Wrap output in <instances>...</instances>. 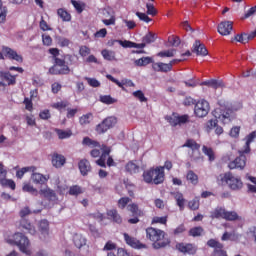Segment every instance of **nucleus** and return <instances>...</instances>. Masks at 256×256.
<instances>
[{"label":"nucleus","mask_w":256,"mask_h":256,"mask_svg":"<svg viewBox=\"0 0 256 256\" xmlns=\"http://www.w3.org/2000/svg\"><path fill=\"white\" fill-rule=\"evenodd\" d=\"M103 151L104 152L102 153L100 159H98L96 161V163L99 165V167H106L105 159H107V156L109 155V153H111V150L107 146L103 147Z\"/></svg>","instance_id":"473e14b6"},{"label":"nucleus","mask_w":256,"mask_h":256,"mask_svg":"<svg viewBox=\"0 0 256 256\" xmlns=\"http://www.w3.org/2000/svg\"><path fill=\"white\" fill-rule=\"evenodd\" d=\"M117 249V244L113 243V241H108L104 248L103 251H115Z\"/></svg>","instance_id":"69168bd1"},{"label":"nucleus","mask_w":256,"mask_h":256,"mask_svg":"<svg viewBox=\"0 0 256 256\" xmlns=\"http://www.w3.org/2000/svg\"><path fill=\"white\" fill-rule=\"evenodd\" d=\"M91 121H93V114L91 113H88V114H85L83 115L82 117H80V125H89V123H91Z\"/></svg>","instance_id":"a18cd8bd"},{"label":"nucleus","mask_w":256,"mask_h":256,"mask_svg":"<svg viewBox=\"0 0 256 256\" xmlns=\"http://www.w3.org/2000/svg\"><path fill=\"white\" fill-rule=\"evenodd\" d=\"M38 229L40 231V239L42 241H47V237H49V221L41 220Z\"/></svg>","instance_id":"a211bd4d"},{"label":"nucleus","mask_w":256,"mask_h":256,"mask_svg":"<svg viewBox=\"0 0 256 256\" xmlns=\"http://www.w3.org/2000/svg\"><path fill=\"white\" fill-rule=\"evenodd\" d=\"M124 239L127 245H130V247H133L134 249H145L147 247L145 244H142L139 240L129 236L127 233H124Z\"/></svg>","instance_id":"f3484780"},{"label":"nucleus","mask_w":256,"mask_h":256,"mask_svg":"<svg viewBox=\"0 0 256 256\" xmlns=\"http://www.w3.org/2000/svg\"><path fill=\"white\" fill-rule=\"evenodd\" d=\"M20 227H22V229H25L26 231H28V233H30V235L37 234V230L35 229V226H33L31 224V222H29V220H27V218L20 219Z\"/></svg>","instance_id":"412c9836"},{"label":"nucleus","mask_w":256,"mask_h":256,"mask_svg":"<svg viewBox=\"0 0 256 256\" xmlns=\"http://www.w3.org/2000/svg\"><path fill=\"white\" fill-rule=\"evenodd\" d=\"M85 80L87 81L88 85H90V87H101V82L95 78L86 77Z\"/></svg>","instance_id":"680f3d73"},{"label":"nucleus","mask_w":256,"mask_h":256,"mask_svg":"<svg viewBox=\"0 0 256 256\" xmlns=\"http://www.w3.org/2000/svg\"><path fill=\"white\" fill-rule=\"evenodd\" d=\"M25 119H26L27 125H29L30 127H35V125L37 124L35 122V116H33L31 114H26Z\"/></svg>","instance_id":"0e129e2a"},{"label":"nucleus","mask_w":256,"mask_h":256,"mask_svg":"<svg viewBox=\"0 0 256 256\" xmlns=\"http://www.w3.org/2000/svg\"><path fill=\"white\" fill-rule=\"evenodd\" d=\"M255 137H256L255 132H252L247 136V141L245 144L246 148L241 153H249V151H251V148L249 147V145H251V143H252L253 139H255Z\"/></svg>","instance_id":"ea45409f"},{"label":"nucleus","mask_w":256,"mask_h":256,"mask_svg":"<svg viewBox=\"0 0 256 256\" xmlns=\"http://www.w3.org/2000/svg\"><path fill=\"white\" fill-rule=\"evenodd\" d=\"M163 167L150 169L143 173L145 183H154V185H161L165 181V171Z\"/></svg>","instance_id":"20e7f679"},{"label":"nucleus","mask_w":256,"mask_h":256,"mask_svg":"<svg viewBox=\"0 0 256 256\" xmlns=\"http://www.w3.org/2000/svg\"><path fill=\"white\" fill-rule=\"evenodd\" d=\"M187 181H190L192 185H197L199 183V176L193 172V170L188 171L186 175Z\"/></svg>","instance_id":"e433bc0d"},{"label":"nucleus","mask_w":256,"mask_h":256,"mask_svg":"<svg viewBox=\"0 0 256 256\" xmlns=\"http://www.w3.org/2000/svg\"><path fill=\"white\" fill-rule=\"evenodd\" d=\"M129 203H131V199L129 197H122L118 201V207L119 209H125Z\"/></svg>","instance_id":"6e6d98bb"},{"label":"nucleus","mask_w":256,"mask_h":256,"mask_svg":"<svg viewBox=\"0 0 256 256\" xmlns=\"http://www.w3.org/2000/svg\"><path fill=\"white\" fill-rule=\"evenodd\" d=\"M36 170L37 168H35L34 166L24 167L16 172V177L18 179H23V175H25V173H29V171L34 172Z\"/></svg>","instance_id":"4c0bfd02"},{"label":"nucleus","mask_w":256,"mask_h":256,"mask_svg":"<svg viewBox=\"0 0 256 256\" xmlns=\"http://www.w3.org/2000/svg\"><path fill=\"white\" fill-rule=\"evenodd\" d=\"M2 53H4L5 57L11 59L12 61H16L17 63H23V56L10 47L3 46Z\"/></svg>","instance_id":"f8f14e48"},{"label":"nucleus","mask_w":256,"mask_h":256,"mask_svg":"<svg viewBox=\"0 0 256 256\" xmlns=\"http://www.w3.org/2000/svg\"><path fill=\"white\" fill-rule=\"evenodd\" d=\"M150 63L153 64L154 61H153V58L149 56L142 57L134 61V64L136 65V67H147V65H150Z\"/></svg>","instance_id":"a878e982"},{"label":"nucleus","mask_w":256,"mask_h":256,"mask_svg":"<svg viewBox=\"0 0 256 256\" xmlns=\"http://www.w3.org/2000/svg\"><path fill=\"white\" fill-rule=\"evenodd\" d=\"M69 66L65 64V60L55 57V65L49 69L50 75H69Z\"/></svg>","instance_id":"423d86ee"},{"label":"nucleus","mask_w":256,"mask_h":256,"mask_svg":"<svg viewBox=\"0 0 256 256\" xmlns=\"http://www.w3.org/2000/svg\"><path fill=\"white\" fill-rule=\"evenodd\" d=\"M226 210L223 207H216L211 213V219H225Z\"/></svg>","instance_id":"393cba45"},{"label":"nucleus","mask_w":256,"mask_h":256,"mask_svg":"<svg viewBox=\"0 0 256 256\" xmlns=\"http://www.w3.org/2000/svg\"><path fill=\"white\" fill-rule=\"evenodd\" d=\"M219 108H216L213 111V116L215 119H218V121H221L224 125H227L230 121H233L235 119V113L236 111H240V109H243V104L241 102H234L232 104H225L223 101H219Z\"/></svg>","instance_id":"f257e3e1"},{"label":"nucleus","mask_w":256,"mask_h":256,"mask_svg":"<svg viewBox=\"0 0 256 256\" xmlns=\"http://www.w3.org/2000/svg\"><path fill=\"white\" fill-rule=\"evenodd\" d=\"M146 8H147V15H151L152 17H155V15H157V9H155V5L151 3H147Z\"/></svg>","instance_id":"bf43d9fd"},{"label":"nucleus","mask_w":256,"mask_h":256,"mask_svg":"<svg viewBox=\"0 0 256 256\" xmlns=\"http://www.w3.org/2000/svg\"><path fill=\"white\" fill-rule=\"evenodd\" d=\"M202 152L204 153V155H206V157H208L210 163H213V161H215V152L213 151V148L203 146Z\"/></svg>","instance_id":"c9c22d12"},{"label":"nucleus","mask_w":256,"mask_h":256,"mask_svg":"<svg viewBox=\"0 0 256 256\" xmlns=\"http://www.w3.org/2000/svg\"><path fill=\"white\" fill-rule=\"evenodd\" d=\"M56 133L59 139H69V137L73 135V132H71V130L65 131V130L56 129Z\"/></svg>","instance_id":"49530a36"},{"label":"nucleus","mask_w":256,"mask_h":256,"mask_svg":"<svg viewBox=\"0 0 256 256\" xmlns=\"http://www.w3.org/2000/svg\"><path fill=\"white\" fill-rule=\"evenodd\" d=\"M57 14L58 17L62 19V21H71V14H69V12H67L65 9H58Z\"/></svg>","instance_id":"a19ab883"},{"label":"nucleus","mask_w":256,"mask_h":256,"mask_svg":"<svg viewBox=\"0 0 256 256\" xmlns=\"http://www.w3.org/2000/svg\"><path fill=\"white\" fill-rule=\"evenodd\" d=\"M39 193L42 197L48 199V201H57V194L49 187L40 189Z\"/></svg>","instance_id":"aec40b11"},{"label":"nucleus","mask_w":256,"mask_h":256,"mask_svg":"<svg viewBox=\"0 0 256 256\" xmlns=\"http://www.w3.org/2000/svg\"><path fill=\"white\" fill-rule=\"evenodd\" d=\"M101 55L105 61H117L115 51L104 49L101 51Z\"/></svg>","instance_id":"c85d7f7f"},{"label":"nucleus","mask_w":256,"mask_h":256,"mask_svg":"<svg viewBox=\"0 0 256 256\" xmlns=\"http://www.w3.org/2000/svg\"><path fill=\"white\" fill-rule=\"evenodd\" d=\"M66 159L65 156L61 155V154H54L52 156V165L53 167H56V169H60V167H63V165H65L66 163Z\"/></svg>","instance_id":"b1692460"},{"label":"nucleus","mask_w":256,"mask_h":256,"mask_svg":"<svg viewBox=\"0 0 256 256\" xmlns=\"http://www.w3.org/2000/svg\"><path fill=\"white\" fill-rule=\"evenodd\" d=\"M177 51L175 49L161 51L157 54L158 57H175Z\"/></svg>","instance_id":"864d4df0"},{"label":"nucleus","mask_w":256,"mask_h":256,"mask_svg":"<svg viewBox=\"0 0 256 256\" xmlns=\"http://www.w3.org/2000/svg\"><path fill=\"white\" fill-rule=\"evenodd\" d=\"M79 55L82 57H87V55H91V48L87 46H80Z\"/></svg>","instance_id":"052dcab7"},{"label":"nucleus","mask_w":256,"mask_h":256,"mask_svg":"<svg viewBox=\"0 0 256 256\" xmlns=\"http://www.w3.org/2000/svg\"><path fill=\"white\" fill-rule=\"evenodd\" d=\"M176 249L184 255H195L197 253V245L191 243H178Z\"/></svg>","instance_id":"9b49d317"},{"label":"nucleus","mask_w":256,"mask_h":256,"mask_svg":"<svg viewBox=\"0 0 256 256\" xmlns=\"http://www.w3.org/2000/svg\"><path fill=\"white\" fill-rule=\"evenodd\" d=\"M78 168L81 175H83L84 177L91 173V163L87 159L80 160L78 163Z\"/></svg>","instance_id":"6ab92c4d"},{"label":"nucleus","mask_w":256,"mask_h":256,"mask_svg":"<svg viewBox=\"0 0 256 256\" xmlns=\"http://www.w3.org/2000/svg\"><path fill=\"white\" fill-rule=\"evenodd\" d=\"M177 61H181V60L174 59V60L170 61L169 63L154 62L152 64V69H153V71H156L158 73H169V71H171V69H173V64L177 63Z\"/></svg>","instance_id":"1a4fd4ad"},{"label":"nucleus","mask_w":256,"mask_h":256,"mask_svg":"<svg viewBox=\"0 0 256 256\" xmlns=\"http://www.w3.org/2000/svg\"><path fill=\"white\" fill-rule=\"evenodd\" d=\"M6 243H8V245H16L19 251H21V253H24V255L31 256L33 253V251L31 250V242L29 241V238L21 232H17L12 236L6 238Z\"/></svg>","instance_id":"f03ea898"},{"label":"nucleus","mask_w":256,"mask_h":256,"mask_svg":"<svg viewBox=\"0 0 256 256\" xmlns=\"http://www.w3.org/2000/svg\"><path fill=\"white\" fill-rule=\"evenodd\" d=\"M245 165H247V158L245 155L241 154L234 161H231L228 164V169H245Z\"/></svg>","instance_id":"4468645a"},{"label":"nucleus","mask_w":256,"mask_h":256,"mask_svg":"<svg viewBox=\"0 0 256 256\" xmlns=\"http://www.w3.org/2000/svg\"><path fill=\"white\" fill-rule=\"evenodd\" d=\"M83 145H87L88 147H99V142L91 140L89 137H85L83 139Z\"/></svg>","instance_id":"4d7b16f0"},{"label":"nucleus","mask_w":256,"mask_h":256,"mask_svg":"<svg viewBox=\"0 0 256 256\" xmlns=\"http://www.w3.org/2000/svg\"><path fill=\"white\" fill-rule=\"evenodd\" d=\"M31 180L33 183H35V185H43L46 181H49V178L41 173H37L34 171L32 172Z\"/></svg>","instance_id":"4be33fe9"},{"label":"nucleus","mask_w":256,"mask_h":256,"mask_svg":"<svg viewBox=\"0 0 256 256\" xmlns=\"http://www.w3.org/2000/svg\"><path fill=\"white\" fill-rule=\"evenodd\" d=\"M73 241H74L75 247H77L78 249H81V247L87 245V239L83 237V235L81 234H75Z\"/></svg>","instance_id":"bb28decb"},{"label":"nucleus","mask_w":256,"mask_h":256,"mask_svg":"<svg viewBox=\"0 0 256 256\" xmlns=\"http://www.w3.org/2000/svg\"><path fill=\"white\" fill-rule=\"evenodd\" d=\"M209 109V102L207 100H200L195 105L194 113L197 117H207Z\"/></svg>","instance_id":"9d476101"},{"label":"nucleus","mask_w":256,"mask_h":256,"mask_svg":"<svg viewBox=\"0 0 256 256\" xmlns=\"http://www.w3.org/2000/svg\"><path fill=\"white\" fill-rule=\"evenodd\" d=\"M220 183L221 185H228L233 191H237L243 187L241 178L235 177L231 172L220 175Z\"/></svg>","instance_id":"39448f33"},{"label":"nucleus","mask_w":256,"mask_h":256,"mask_svg":"<svg viewBox=\"0 0 256 256\" xmlns=\"http://www.w3.org/2000/svg\"><path fill=\"white\" fill-rule=\"evenodd\" d=\"M132 95L135 97V99H138L140 103H146L147 101V97H145V94L141 90L133 92Z\"/></svg>","instance_id":"603ef678"},{"label":"nucleus","mask_w":256,"mask_h":256,"mask_svg":"<svg viewBox=\"0 0 256 256\" xmlns=\"http://www.w3.org/2000/svg\"><path fill=\"white\" fill-rule=\"evenodd\" d=\"M224 219L226 221H241V217L235 211H227L224 214Z\"/></svg>","instance_id":"72a5a7b5"},{"label":"nucleus","mask_w":256,"mask_h":256,"mask_svg":"<svg viewBox=\"0 0 256 256\" xmlns=\"http://www.w3.org/2000/svg\"><path fill=\"white\" fill-rule=\"evenodd\" d=\"M22 190L25 193H31V195H38L39 191H37V189L35 187H33V185L29 184V183H25L22 187Z\"/></svg>","instance_id":"37998d69"},{"label":"nucleus","mask_w":256,"mask_h":256,"mask_svg":"<svg viewBox=\"0 0 256 256\" xmlns=\"http://www.w3.org/2000/svg\"><path fill=\"white\" fill-rule=\"evenodd\" d=\"M107 215H108V217H110V219H113V221L115 222V223H122V219H121V216L119 215V213L117 212V210H109L108 212H107Z\"/></svg>","instance_id":"58836bf2"},{"label":"nucleus","mask_w":256,"mask_h":256,"mask_svg":"<svg viewBox=\"0 0 256 256\" xmlns=\"http://www.w3.org/2000/svg\"><path fill=\"white\" fill-rule=\"evenodd\" d=\"M189 209H192V211H197L199 209V200L194 199L188 203Z\"/></svg>","instance_id":"774afa93"},{"label":"nucleus","mask_w":256,"mask_h":256,"mask_svg":"<svg viewBox=\"0 0 256 256\" xmlns=\"http://www.w3.org/2000/svg\"><path fill=\"white\" fill-rule=\"evenodd\" d=\"M214 256H227V252L225 250H223V244L214 249Z\"/></svg>","instance_id":"338daca9"},{"label":"nucleus","mask_w":256,"mask_h":256,"mask_svg":"<svg viewBox=\"0 0 256 256\" xmlns=\"http://www.w3.org/2000/svg\"><path fill=\"white\" fill-rule=\"evenodd\" d=\"M182 147H188V149H191L192 152H190L189 155L192 161H199L201 159V152L199 151V149H201V145L197 144L195 140H186Z\"/></svg>","instance_id":"0eeeda50"},{"label":"nucleus","mask_w":256,"mask_h":256,"mask_svg":"<svg viewBox=\"0 0 256 256\" xmlns=\"http://www.w3.org/2000/svg\"><path fill=\"white\" fill-rule=\"evenodd\" d=\"M106 77L109 79V81H112V83H115L118 87H120L121 89H123V91H125V87H123V85H128L129 87H135V83H133V81L131 80H125L120 82L119 80L115 79V77L111 76V74L106 75Z\"/></svg>","instance_id":"5701e85b"},{"label":"nucleus","mask_w":256,"mask_h":256,"mask_svg":"<svg viewBox=\"0 0 256 256\" xmlns=\"http://www.w3.org/2000/svg\"><path fill=\"white\" fill-rule=\"evenodd\" d=\"M81 193H83V188H81L80 186L74 185L69 189V195L77 196L81 195Z\"/></svg>","instance_id":"5fc2aeb1"},{"label":"nucleus","mask_w":256,"mask_h":256,"mask_svg":"<svg viewBox=\"0 0 256 256\" xmlns=\"http://www.w3.org/2000/svg\"><path fill=\"white\" fill-rule=\"evenodd\" d=\"M125 169L127 173H130V175H135V173H139V165L135 163L134 161H130L126 164Z\"/></svg>","instance_id":"2f4dec72"},{"label":"nucleus","mask_w":256,"mask_h":256,"mask_svg":"<svg viewBox=\"0 0 256 256\" xmlns=\"http://www.w3.org/2000/svg\"><path fill=\"white\" fill-rule=\"evenodd\" d=\"M166 121L172 125V127H177V125H183L189 121V116L183 115V116H177L173 114L172 116H166Z\"/></svg>","instance_id":"ddd939ff"},{"label":"nucleus","mask_w":256,"mask_h":256,"mask_svg":"<svg viewBox=\"0 0 256 256\" xmlns=\"http://www.w3.org/2000/svg\"><path fill=\"white\" fill-rule=\"evenodd\" d=\"M171 195H173L180 210L183 211L185 209V198H183V194L181 192H172Z\"/></svg>","instance_id":"cd10ccee"},{"label":"nucleus","mask_w":256,"mask_h":256,"mask_svg":"<svg viewBox=\"0 0 256 256\" xmlns=\"http://www.w3.org/2000/svg\"><path fill=\"white\" fill-rule=\"evenodd\" d=\"M189 235H191V237H201V235H203V227L198 226L191 228L189 231Z\"/></svg>","instance_id":"09e8293b"},{"label":"nucleus","mask_w":256,"mask_h":256,"mask_svg":"<svg viewBox=\"0 0 256 256\" xmlns=\"http://www.w3.org/2000/svg\"><path fill=\"white\" fill-rule=\"evenodd\" d=\"M117 125V117L115 116H110L102 121V123L98 124L96 126V131L100 135L103 133H107L109 129H113Z\"/></svg>","instance_id":"6e6552de"},{"label":"nucleus","mask_w":256,"mask_h":256,"mask_svg":"<svg viewBox=\"0 0 256 256\" xmlns=\"http://www.w3.org/2000/svg\"><path fill=\"white\" fill-rule=\"evenodd\" d=\"M128 211L134 215V217L143 216V210L139 209V205L132 203L127 206Z\"/></svg>","instance_id":"7c9ffc66"},{"label":"nucleus","mask_w":256,"mask_h":256,"mask_svg":"<svg viewBox=\"0 0 256 256\" xmlns=\"http://www.w3.org/2000/svg\"><path fill=\"white\" fill-rule=\"evenodd\" d=\"M231 31H233L232 21H223L218 25V33L223 36L231 35Z\"/></svg>","instance_id":"2eb2a0df"},{"label":"nucleus","mask_w":256,"mask_h":256,"mask_svg":"<svg viewBox=\"0 0 256 256\" xmlns=\"http://www.w3.org/2000/svg\"><path fill=\"white\" fill-rule=\"evenodd\" d=\"M142 41L145 43V45H151V43H155L157 41V34L153 32H148L143 38Z\"/></svg>","instance_id":"f704fd0d"},{"label":"nucleus","mask_w":256,"mask_h":256,"mask_svg":"<svg viewBox=\"0 0 256 256\" xmlns=\"http://www.w3.org/2000/svg\"><path fill=\"white\" fill-rule=\"evenodd\" d=\"M192 53H196V55H198L200 57H205V56L209 55L207 48L199 40H196L195 43L193 44Z\"/></svg>","instance_id":"dca6fc26"},{"label":"nucleus","mask_w":256,"mask_h":256,"mask_svg":"<svg viewBox=\"0 0 256 256\" xmlns=\"http://www.w3.org/2000/svg\"><path fill=\"white\" fill-rule=\"evenodd\" d=\"M5 21H7V7L0 0V24L5 23Z\"/></svg>","instance_id":"79ce46f5"},{"label":"nucleus","mask_w":256,"mask_h":256,"mask_svg":"<svg viewBox=\"0 0 256 256\" xmlns=\"http://www.w3.org/2000/svg\"><path fill=\"white\" fill-rule=\"evenodd\" d=\"M31 213L33 212L31 211V209H29V207H24L20 210L19 215L21 219H27L26 217L31 215Z\"/></svg>","instance_id":"e2e57ef3"},{"label":"nucleus","mask_w":256,"mask_h":256,"mask_svg":"<svg viewBox=\"0 0 256 256\" xmlns=\"http://www.w3.org/2000/svg\"><path fill=\"white\" fill-rule=\"evenodd\" d=\"M201 85H206L207 87H212V89H219L221 87V82L217 80L204 81Z\"/></svg>","instance_id":"3c124183"},{"label":"nucleus","mask_w":256,"mask_h":256,"mask_svg":"<svg viewBox=\"0 0 256 256\" xmlns=\"http://www.w3.org/2000/svg\"><path fill=\"white\" fill-rule=\"evenodd\" d=\"M3 80L7 82L8 85H15L16 78L15 76L11 75V73L6 72L2 75Z\"/></svg>","instance_id":"de8ad7c7"},{"label":"nucleus","mask_w":256,"mask_h":256,"mask_svg":"<svg viewBox=\"0 0 256 256\" xmlns=\"http://www.w3.org/2000/svg\"><path fill=\"white\" fill-rule=\"evenodd\" d=\"M100 101L105 105H113V103H117V99L111 97V95L100 96Z\"/></svg>","instance_id":"c03bdc74"},{"label":"nucleus","mask_w":256,"mask_h":256,"mask_svg":"<svg viewBox=\"0 0 256 256\" xmlns=\"http://www.w3.org/2000/svg\"><path fill=\"white\" fill-rule=\"evenodd\" d=\"M136 16L140 21H144V23H151V18H149L148 14L143 13V12H136Z\"/></svg>","instance_id":"13d9d810"},{"label":"nucleus","mask_w":256,"mask_h":256,"mask_svg":"<svg viewBox=\"0 0 256 256\" xmlns=\"http://www.w3.org/2000/svg\"><path fill=\"white\" fill-rule=\"evenodd\" d=\"M146 237L150 241H152V246L154 249H163V247H167L170 241L165 238V231L157 228H147L146 229Z\"/></svg>","instance_id":"7ed1b4c3"},{"label":"nucleus","mask_w":256,"mask_h":256,"mask_svg":"<svg viewBox=\"0 0 256 256\" xmlns=\"http://www.w3.org/2000/svg\"><path fill=\"white\" fill-rule=\"evenodd\" d=\"M253 38L251 36V34H247V33H241V34H237L234 37V41H237L238 43H243L245 45V43H249V41H251Z\"/></svg>","instance_id":"c756f323"},{"label":"nucleus","mask_w":256,"mask_h":256,"mask_svg":"<svg viewBox=\"0 0 256 256\" xmlns=\"http://www.w3.org/2000/svg\"><path fill=\"white\" fill-rule=\"evenodd\" d=\"M0 184L3 187H10V189L15 190V181L7 179V177H4L2 180H0Z\"/></svg>","instance_id":"8fccbe9b"}]
</instances>
